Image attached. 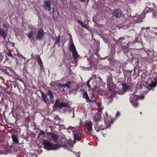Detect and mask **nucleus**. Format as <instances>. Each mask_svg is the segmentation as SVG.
<instances>
[{
  "instance_id": "nucleus-34",
  "label": "nucleus",
  "mask_w": 157,
  "mask_h": 157,
  "mask_svg": "<svg viewBox=\"0 0 157 157\" xmlns=\"http://www.w3.org/2000/svg\"><path fill=\"white\" fill-rule=\"evenodd\" d=\"M134 41H133V42H128V43H127V45L128 46V50H128V47H129V46H132L134 47V46L135 45V44H134Z\"/></svg>"
},
{
  "instance_id": "nucleus-3",
  "label": "nucleus",
  "mask_w": 157,
  "mask_h": 157,
  "mask_svg": "<svg viewBox=\"0 0 157 157\" xmlns=\"http://www.w3.org/2000/svg\"><path fill=\"white\" fill-rule=\"evenodd\" d=\"M42 144L44 148L48 150H55L59 148L58 145L54 144L51 143L50 141L47 140H44L42 142Z\"/></svg>"
},
{
  "instance_id": "nucleus-23",
  "label": "nucleus",
  "mask_w": 157,
  "mask_h": 157,
  "mask_svg": "<svg viewBox=\"0 0 157 157\" xmlns=\"http://www.w3.org/2000/svg\"><path fill=\"white\" fill-rule=\"evenodd\" d=\"M60 103V102L59 100H56L54 104L53 105V109H56L58 107L59 108Z\"/></svg>"
},
{
  "instance_id": "nucleus-26",
  "label": "nucleus",
  "mask_w": 157,
  "mask_h": 157,
  "mask_svg": "<svg viewBox=\"0 0 157 157\" xmlns=\"http://www.w3.org/2000/svg\"><path fill=\"white\" fill-rule=\"evenodd\" d=\"M78 23L80 24L81 26L82 27H83L87 29H89V27L87 25L85 24L84 22L80 21H78Z\"/></svg>"
},
{
  "instance_id": "nucleus-6",
  "label": "nucleus",
  "mask_w": 157,
  "mask_h": 157,
  "mask_svg": "<svg viewBox=\"0 0 157 157\" xmlns=\"http://www.w3.org/2000/svg\"><path fill=\"white\" fill-rule=\"evenodd\" d=\"M134 44L135 45L134 46V47L136 49H139L140 48H141L143 47L142 40L140 39H139L138 38H135Z\"/></svg>"
},
{
  "instance_id": "nucleus-32",
  "label": "nucleus",
  "mask_w": 157,
  "mask_h": 157,
  "mask_svg": "<svg viewBox=\"0 0 157 157\" xmlns=\"http://www.w3.org/2000/svg\"><path fill=\"white\" fill-rule=\"evenodd\" d=\"M122 86L123 89L124 90H127L130 87V86L127 85L126 83L123 84Z\"/></svg>"
},
{
  "instance_id": "nucleus-15",
  "label": "nucleus",
  "mask_w": 157,
  "mask_h": 157,
  "mask_svg": "<svg viewBox=\"0 0 157 157\" xmlns=\"http://www.w3.org/2000/svg\"><path fill=\"white\" fill-rule=\"evenodd\" d=\"M82 97L83 98L86 100L87 102H92V100L89 98L88 95L86 92H84Z\"/></svg>"
},
{
  "instance_id": "nucleus-35",
  "label": "nucleus",
  "mask_w": 157,
  "mask_h": 157,
  "mask_svg": "<svg viewBox=\"0 0 157 157\" xmlns=\"http://www.w3.org/2000/svg\"><path fill=\"white\" fill-rule=\"evenodd\" d=\"M45 132L43 130H40V132L37 136L38 138H39L41 135L44 136L45 135Z\"/></svg>"
},
{
  "instance_id": "nucleus-36",
  "label": "nucleus",
  "mask_w": 157,
  "mask_h": 157,
  "mask_svg": "<svg viewBox=\"0 0 157 157\" xmlns=\"http://www.w3.org/2000/svg\"><path fill=\"white\" fill-rule=\"evenodd\" d=\"M146 60L149 63H150L152 62L153 60L151 58H150L149 59H148V58H146Z\"/></svg>"
},
{
  "instance_id": "nucleus-7",
  "label": "nucleus",
  "mask_w": 157,
  "mask_h": 157,
  "mask_svg": "<svg viewBox=\"0 0 157 157\" xmlns=\"http://www.w3.org/2000/svg\"><path fill=\"white\" fill-rule=\"evenodd\" d=\"M60 146L64 149L69 150L70 148L72 145L68 142V140H65L64 141H62Z\"/></svg>"
},
{
  "instance_id": "nucleus-44",
  "label": "nucleus",
  "mask_w": 157,
  "mask_h": 157,
  "mask_svg": "<svg viewBox=\"0 0 157 157\" xmlns=\"http://www.w3.org/2000/svg\"><path fill=\"white\" fill-rule=\"evenodd\" d=\"M3 59V56H0V62L2 61Z\"/></svg>"
},
{
  "instance_id": "nucleus-12",
  "label": "nucleus",
  "mask_w": 157,
  "mask_h": 157,
  "mask_svg": "<svg viewBox=\"0 0 157 157\" xmlns=\"http://www.w3.org/2000/svg\"><path fill=\"white\" fill-rule=\"evenodd\" d=\"M43 4L44 5V8L46 11H49L50 10L51 6L50 3L48 1L45 0Z\"/></svg>"
},
{
  "instance_id": "nucleus-22",
  "label": "nucleus",
  "mask_w": 157,
  "mask_h": 157,
  "mask_svg": "<svg viewBox=\"0 0 157 157\" xmlns=\"http://www.w3.org/2000/svg\"><path fill=\"white\" fill-rule=\"evenodd\" d=\"M36 59L37 60L38 64L40 65L41 67H42V66H43V63L40 58V56L37 55L36 57Z\"/></svg>"
},
{
  "instance_id": "nucleus-4",
  "label": "nucleus",
  "mask_w": 157,
  "mask_h": 157,
  "mask_svg": "<svg viewBox=\"0 0 157 157\" xmlns=\"http://www.w3.org/2000/svg\"><path fill=\"white\" fill-rule=\"evenodd\" d=\"M41 94L43 100L46 104H48L50 102V100L49 98H48V95L49 96L50 99L51 100L54 98L52 92L50 90L48 91L47 94H44L43 92H41Z\"/></svg>"
},
{
  "instance_id": "nucleus-51",
  "label": "nucleus",
  "mask_w": 157,
  "mask_h": 157,
  "mask_svg": "<svg viewBox=\"0 0 157 157\" xmlns=\"http://www.w3.org/2000/svg\"><path fill=\"white\" fill-rule=\"evenodd\" d=\"M0 103L1 104V101H0Z\"/></svg>"
},
{
  "instance_id": "nucleus-27",
  "label": "nucleus",
  "mask_w": 157,
  "mask_h": 157,
  "mask_svg": "<svg viewBox=\"0 0 157 157\" xmlns=\"http://www.w3.org/2000/svg\"><path fill=\"white\" fill-rule=\"evenodd\" d=\"M52 39L53 40H55L56 41L54 43V45H55L56 44H58L60 40V36H59L56 37L55 38H54V37H52Z\"/></svg>"
},
{
  "instance_id": "nucleus-1",
  "label": "nucleus",
  "mask_w": 157,
  "mask_h": 157,
  "mask_svg": "<svg viewBox=\"0 0 157 157\" xmlns=\"http://www.w3.org/2000/svg\"><path fill=\"white\" fill-rule=\"evenodd\" d=\"M112 118L110 117L105 118H104L105 124L99 125L98 124L95 126V129L97 132H98L101 130H103L109 127L111 124L113 123Z\"/></svg>"
},
{
  "instance_id": "nucleus-48",
  "label": "nucleus",
  "mask_w": 157,
  "mask_h": 157,
  "mask_svg": "<svg viewBox=\"0 0 157 157\" xmlns=\"http://www.w3.org/2000/svg\"><path fill=\"white\" fill-rule=\"evenodd\" d=\"M116 45H117V44H115L114 45V48L115 49L116 48Z\"/></svg>"
},
{
  "instance_id": "nucleus-11",
  "label": "nucleus",
  "mask_w": 157,
  "mask_h": 157,
  "mask_svg": "<svg viewBox=\"0 0 157 157\" xmlns=\"http://www.w3.org/2000/svg\"><path fill=\"white\" fill-rule=\"evenodd\" d=\"M85 126L86 128L87 129L88 131L91 132L92 130V123L90 121L86 122Z\"/></svg>"
},
{
  "instance_id": "nucleus-24",
  "label": "nucleus",
  "mask_w": 157,
  "mask_h": 157,
  "mask_svg": "<svg viewBox=\"0 0 157 157\" xmlns=\"http://www.w3.org/2000/svg\"><path fill=\"white\" fill-rule=\"evenodd\" d=\"M71 82L70 81H67L65 84H59V86L61 87H67L69 88V86L71 84Z\"/></svg>"
},
{
  "instance_id": "nucleus-28",
  "label": "nucleus",
  "mask_w": 157,
  "mask_h": 157,
  "mask_svg": "<svg viewBox=\"0 0 157 157\" xmlns=\"http://www.w3.org/2000/svg\"><path fill=\"white\" fill-rule=\"evenodd\" d=\"M68 105L67 103L66 102H62L60 103L59 108H61L64 107H67Z\"/></svg>"
},
{
  "instance_id": "nucleus-8",
  "label": "nucleus",
  "mask_w": 157,
  "mask_h": 157,
  "mask_svg": "<svg viewBox=\"0 0 157 157\" xmlns=\"http://www.w3.org/2000/svg\"><path fill=\"white\" fill-rule=\"evenodd\" d=\"M139 99L136 97L133 98H130V101L131 103L134 107H136L138 106L139 104L137 101Z\"/></svg>"
},
{
  "instance_id": "nucleus-41",
  "label": "nucleus",
  "mask_w": 157,
  "mask_h": 157,
  "mask_svg": "<svg viewBox=\"0 0 157 157\" xmlns=\"http://www.w3.org/2000/svg\"><path fill=\"white\" fill-rule=\"evenodd\" d=\"M128 73H129V72H127V71H125L124 72V76H125L127 75V74Z\"/></svg>"
},
{
  "instance_id": "nucleus-17",
  "label": "nucleus",
  "mask_w": 157,
  "mask_h": 157,
  "mask_svg": "<svg viewBox=\"0 0 157 157\" xmlns=\"http://www.w3.org/2000/svg\"><path fill=\"white\" fill-rule=\"evenodd\" d=\"M101 115L100 114L96 113L94 116L93 120L94 121L98 122L101 119Z\"/></svg>"
},
{
  "instance_id": "nucleus-25",
  "label": "nucleus",
  "mask_w": 157,
  "mask_h": 157,
  "mask_svg": "<svg viewBox=\"0 0 157 157\" xmlns=\"http://www.w3.org/2000/svg\"><path fill=\"white\" fill-rule=\"evenodd\" d=\"M72 53V56L74 58L76 59L79 56L77 51H76V49L75 50H74L72 51H71Z\"/></svg>"
},
{
  "instance_id": "nucleus-50",
  "label": "nucleus",
  "mask_w": 157,
  "mask_h": 157,
  "mask_svg": "<svg viewBox=\"0 0 157 157\" xmlns=\"http://www.w3.org/2000/svg\"><path fill=\"white\" fill-rule=\"evenodd\" d=\"M53 12H54L55 9H54V8H53Z\"/></svg>"
},
{
  "instance_id": "nucleus-52",
  "label": "nucleus",
  "mask_w": 157,
  "mask_h": 157,
  "mask_svg": "<svg viewBox=\"0 0 157 157\" xmlns=\"http://www.w3.org/2000/svg\"><path fill=\"white\" fill-rule=\"evenodd\" d=\"M140 113L141 114H142V113H141V112H140Z\"/></svg>"
},
{
  "instance_id": "nucleus-46",
  "label": "nucleus",
  "mask_w": 157,
  "mask_h": 157,
  "mask_svg": "<svg viewBox=\"0 0 157 157\" xmlns=\"http://www.w3.org/2000/svg\"><path fill=\"white\" fill-rule=\"evenodd\" d=\"M86 0H80V1L82 2H84Z\"/></svg>"
},
{
  "instance_id": "nucleus-18",
  "label": "nucleus",
  "mask_w": 157,
  "mask_h": 157,
  "mask_svg": "<svg viewBox=\"0 0 157 157\" xmlns=\"http://www.w3.org/2000/svg\"><path fill=\"white\" fill-rule=\"evenodd\" d=\"M11 138L12 141L15 144H18L19 143L18 137L15 134H13L11 135Z\"/></svg>"
},
{
  "instance_id": "nucleus-49",
  "label": "nucleus",
  "mask_w": 157,
  "mask_h": 157,
  "mask_svg": "<svg viewBox=\"0 0 157 157\" xmlns=\"http://www.w3.org/2000/svg\"><path fill=\"white\" fill-rule=\"evenodd\" d=\"M3 98L2 97V98H1V101H3Z\"/></svg>"
},
{
  "instance_id": "nucleus-30",
  "label": "nucleus",
  "mask_w": 157,
  "mask_h": 157,
  "mask_svg": "<svg viewBox=\"0 0 157 157\" xmlns=\"http://www.w3.org/2000/svg\"><path fill=\"white\" fill-rule=\"evenodd\" d=\"M69 49L71 51L75 50L76 49L75 46L73 43H71L69 46Z\"/></svg>"
},
{
  "instance_id": "nucleus-40",
  "label": "nucleus",
  "mask_w": 157,
  "mask_h": 157,
  "mask_svg": "<svg viewBox=\"0 0 157 157\" xmlns=\"http://www.w3.org/2000/svg\"><path fill=\"white\" fill-rule=\"evenodd\" d=\"M7 68H8L10 72L13 73V72L14 71V70L13 69H11L10 67H8Z\"/></svg>"
},
{
  "instance_id": "nucleus-9",
  "label": "nucleus",
  "mask_w": 157,
  "mask_h": 157,
  "mask_svg": "<svg viewBox=\"0 0 157 157\" xmlns=\"http://www.w3.org/2000/svg\"><path fill=\"white\" fill-rule=\"evenodd\" d=\"M44 36V31L42 29H40L38 31L36 36V38L38 39V40H40Z\"/></svg>"
},
{
  "instance_id": "nucleus-5",
  "label": "nucleus",
  "mask_w": 157,
  "mask_h": 157,
  "mask_svg": "<svg viewBox=\"0 0 157 157\" xmlns=\"http://www.w3.org/2000/svg\"><path fill=\"white\" fill-rule=\"evenodd\" d=\"M150 12L152 13L153 16L154 17L157 18V8H155V9L152 8H150L147 9V10L146 9L142 13L141 16H144L146 13Z\"/></svg>"
},
{
  "instance_id": "nucleus-14",
  "label": "nucleus",
  "mask_w": 157,
  "mask_h": 157,
  "mask_svg": "<svg viewBox=\"0 0 157 157\" xmlns=\"http://www.w3.org/2000/svg\"><path fill=\"white\" fill-rule=\"evenodd\" d=\"M9 145L8 144H5L4 147V149H5L4 150H1L0 151V154H4L5 155L7 154L8 153L9 149L8 148Z\"/></svg>"
},
{
  "instance_id": "nucleus-2",
  "label": "nucleus",
  "mask_w": 157,
  "mask_h": 157,
  "mask_svg": "<svg viewBox=\"0 0 157 157\" xmlns=\"http://www.w3.org/2000/svg\"><path fill=\"white\" fill-rule=\"evenodd\" d=\"M118 41L120 43L125 55L128 57L130 56L131 55V53L130 51L128 50V46L127 45V44L128 41L127 39L123 37H121L119 39Z\"/></svg>"
},
{
  "instance_id": "nucleus-31",
  "label": "nucleus",
  "mask_w": 157,
  "mask_h": 157,
  "mask_svg": "<svg viewBox=\"0 0 157 157\" xmlns=\"http://www.w3.org/2000/svg\"><path fill=\"white\" fill-rule=\"evenodd\" d=\"M7 52H6V54L8 56L11 57L13 59L14 57L12 54L11 51L10 49H7Z\"/></svg>"
},
{
  "instance_id": "nucleus-47",
  "label": "nucleus",
  "mask_w": 157,
  "mask_h": 157,
  "mask_svg": "<svg viewBox=\"0 0 157 157\" xmlns=\"http://www.w3.org/2000/svg\"><path fill=\"white\" fill-rule=\"evenodd\" d=\"M143 50H144V52H145V53H146V54H147V51H146L144 49H143Z\"/></svg>"
},
{
  "instance_id": "nucleus-38",
  "label": "nucleus",
  "mask_w": 157,
  "mask_h": 157,
  "mask_svg": "<svg viewBox=\"0 0 157 157\" xmlns=\"http://www.w3.org/2000/svg\"><path fill=\"white\" fill-rule=\"evenodd\" d=\"M90 81V80H89L87 82V85L89 88H91L90 86V83H89Z\"/></svg>"
},
{
  "instance_id": "nucleus-42",
  "label": "nucleus",
  "mask_w": 157,
  "mask_h": 157,
  "mask_svg": "<svg viewBox=\"0 0 157 157\" xmlns=\"http://www.w3.org/2000/svg\"><path fill=\"white\" fill-rule=\"evenodd\" d=\"M53 132H47V135L49 136V135H51L52 136V135Z\"/></svg>"
},
{
  "instance_id": "nucleus-16",
  "label": "nucleus",
  "mask_w": 157,
  "mask_h": 157,
  "mask_svg": "<svg viewBox=\"0 0 157 157\" xmlns=\"http://www.w3.org/2000/svg\"><path fill=\"white\" fill-rule=\"evenodd\" d=\"M7 31H4L2 29L0 28V35L4 39H5L7 35Z\"/></svg>"
},
{
  "instance_id": "nucleus-37",
  "label": "nucleus",
  "mask_w": 157,
  "mask_h": 157,
  "mask_svg": "<svg viewBox=\"0 0 157 157\" xmlns=\"http://www.w3.org/2000/svg\"><path fill=\"white\" fill-rule=\"evenodd\" d=\"M136 98H139V100L140 99H144V98H145V96H140V97H137V96H136Z\"/></svg>"
},
{
  "instance_id": "nucleus-13",
  "label": "nucleus",
  "mask_w": 157,
  "mask_h": 157,
  "mask_svg": "<svg viewBox=\"0 0 157 157\" xmlns=\"http://www.w3.org/2000/svg\"><path fill=\"white\" fill-rule=\"evenodd\" d=\"M113 14L117 18L120 17L121 15V11L119 9L114 10L113 12Z\"/></svg>"
},
{
  "instance_id": "nucleus-20",
  "label": "nucleus",
  "mask_w": 157,
  "mask_h": 157,
  "mask_svg": "<svg viewBox=\"0 0 157 157\" xmlns=\"http://www.w3.org/2000/svg\"><path fill=\"white\" fill-rule=\"evenodd\" d=\"M51 137L53 141H54L55 143L56 142L58 139H59L58 135L54 133H53Z\"/></svg>"
},
{
  "instance_id": "nucleus-10",
  "label": "nucleus",
  "mask_w": 157,
  "mask_h": 157,
  "mask_svg": "<svg viewBox=\"0 0 157 157\" xmlns=\"http://www.w3.org/2000/svg\"><path fill=\"white\" fill-rule=\"evenodd\" d=\"M107 85L109 91L111 92L112 91V89L111 88L113 86V82L112 78H109L107 79Z\"/></svg>"
},
{
  "instance_id": "nucleus-43",
  "label": "nucleus",
  "mask_w": 157,
  "mask_h": 157,
  "mask_svg": "<svg viewBox=\"0 0 157 157\" xmlns=\"http://www.w3.org/2000/svg\"><path fill=\"white\" fill-rule=\"evenodd\" d=\"M120 116V113L119 112H117L116 114V117H118Z\"/></svg>"
},
{
  "instance_id": "nucleus-19",
  "label": "nucleus",
  "mask_w": 157,
  "mask_h": 157,
  "mask_svg": "<svg viewBox=\"0 0 157 157\" xmlns=\"http://www.w3.org/2000/svg\"><path fill=\"white\" fill-rule=\"evenodd\" d=\"M74 134V140L75 141H78L81 139V136L80 134L78 133H75L74 131H73Z\"/></svg>"
},
{
  "instance_id": "nucleus-21",
  "label": "nucleus",
  "mask_w": 157,
  "mask_h": 157,
  "mask_svg": "<svg viewBox=\"0 0 157 157\" xmlns=\"http://www.w3.org/2000/svg\"><path fill=\"white\" fill-rule=\"evenodd\" d=\"M157 84V82H153L148 85V86L147 87V88L149 90H151L153 88L155 87L156 86Z\"/></svg>"
},
{
  "instance_id": "nucleus-33",
  "label": "nucleus",
  "mask_w": 157,
  "mask_h": 157,
  "mask_svg": "<svg viewBox=\"0 0 157 157\" xmlns=\"http://www.w3.org/2000/svg\"><path fill=\"white\" fill-rule=\"evenodd\" d=\"M152 31L154 33V34L157 36V27H152Z\"/></svg>"
},
{
  "instance_id": "nucleus-39",
  "label": "nucleus",
  "mask_w": 157,
  "mask_h": 157,
  "mask_svg": "<svg viewBox=\"0 0 157 157\" xmlns=\"http://www.w3.org/2000/svg\"><path fill=\"white\" fill-rule=\"evenodd\" d=\"M7 68H8L10 72L13 73V72L14 71V70L13 69H11L10 67H8Z\"/></svg>"
},
{
  "instance_id": "nucleus-29",
  "label": "nucleus",
  "mask_w": 157,
  "mask_h": 157,
  "mask_svg": "<svg viewBox=\"0 0 157 157\" xmlns=\"http://www.w3.org/2000/svg\"><path fill=\"white\" fill-rule=\"evenodd\" d=\"M26 35L29 39H30L32 38L33 36V32L32 31H30L29 33H26Z\"/></svg>"
},
{
  "instance_id": "nucleus-45",
  "label": "nucleus",
  "mask_w": 157,
  "mask_h": 157,
  "mask_svg": "<svg viewBox=\"0 0 157 157\" xmlns=\"http://www.w3.org/2000/svg\"><path fill=\"white\" fill-rule=\"evenodd\" d=\"M70 42L71 43H73V40H72V36H71V38H70Z\"/></svg>"
}]
</instances>
